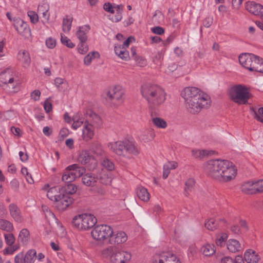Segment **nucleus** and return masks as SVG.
<instances>
[{
  "instance_id": "obj_1",
  "label": "nucleus",
  "mask_w": 263,
  "mask_h": 263,
  "mask_svg": "<svg viewBox=\"0 0 263 263\" xmlns=\"http://www.w3.org/2000/svg\"><path fill=\"white\" fill-rule=\"evenodd\" d=\"M141 93L152 110L162 104L166 99L164 90L157 85L146 83L141 87Z\"/></svg>"
},
{
  "instance_id": "obj_2",
  "label": "nucleus",
  "mask_w": 263,
  "mask_h": 263,
  "mask_svg": "<svg viewBox=\"0 0 263 263\" xmlns=\"http://www.w3.org/2000/svg\"><path fill=\"white\" fill-rule=\"evenodd\" d=\"M108 146L110 151L117 155L128 158H130V155H137L140 153L134 142L128 140L110 142Z\"/></svg>"
},
{
  "instance_id": "obj_3",
  "label": "nucleus",
  "mask_w": 263,
  "mask_h": 263,
  "mask_svg": "<svg viewBox=\"0 0 263 263\" xmlns=\"http://www.w3.org/2000/svg\"><path fill=\"white\" fill-rule=\"evenodd\" d=\"M226 160L213 159L204 165L205 173L209 177L219 180L222 177V171L224 169Z\"/></svg>"
},
{
  "instance_id": "obj_4",
  "label": "nucleus",
  "mask_w": 263,
  "mask_h": 263,
  "mask_svg": "<svg viewBox=\"0 0 263 263\" xmlns=\"http://www.w3.org/2000/svg\"><path fill=\"white\" fill-rule=\"evenodd\" d=\"M103 254L106 257H109L112 263H125L131 259L132 256L129 252L119 250L112 246L104 250Z\"/></svg>"
},
{
  "instance_id": "obj_5",
  "label": "nucleus",
  "mask_w": 263,
  "mask_h": 263,
  "mask_svg": "<svg viewBox=\"0 0 263 263\" xmlns=\"http://www.w3.org/2000/svg\"><path fill=\"white\" fill-rule=\"evenodd\" d=\"M229 96L234 102L239 104H246L250 97V94L246 86L239 84L230 88Z\"/></svg>"
},
{
  "instance_id": "obj_6",
  "label": "nucleus",
  "mask_w": 263,
  "mask_h": 263,
  "mask_svg": "<svg viewBox=\"0 0 263 263\" xmlns=\"http://www.w3.org/2000/svg\"><path fill=\"white\" fill-rule=\"evenodd\" d=\"M85 172V169L84 167L80 166L77 164H73L66 168L62 179L66 183H71L77 178L82 176Z\"/></svg>"
},
{
  "instance_id": "obj_7",
  "label": "nucleus",
  "mask_w": 263,
  "mask_h": 263,
  "mask_svg": "<svg viewBox=\"0 0 263 263\" xmlns=\"http://www.w3.org/2000/svg\"><path fill=\"white\" fill-rule=\"evenodd\" d=\"M92 238L98 241H102L109 238L113 234L112 228L107 224H100L96 226L91 231Z\"/></svg>"
},
{
  "instance_id": "obj_8",
  "label": "nucleus",
  "mask_w": 263,
  "mask_h": 263,
  "mask_svg": "<svg viewBox=\"0 0 263 263\" xmlns=\"http://www.w3.org/2000/svg\"><path fill=\"white\" fill-rule=\"evenodd\" d=\"M208 96L201 97L199 100H187L185 101L187 108L190 112L195 114L199 112L203 107H208Z\"/></svg>"
},
{
  "instance_id": "obj_9",
  "label": "nucleus",
  "mask_w": 263,
  "mask_h": 263,
  "mask_svg": "<svg viewBox=\"0 0 263 263\" xmlns=\"http://www.w3.org/2000/svg\"><path fill=\"white\" fill-rule=\"evenodd\" d=\"M124 91L120 86H116L109 90L107 93L106 99L111 101L116 106L121 104L123 102Z\"/></svg>"
},
{
  "instance_id": "obj_10",
  "label": "nucleus",
  "mask_w": 263,
  "mask_h": 263,
  "mask_svg": "<svg viewBox=\"0 0 263 263\" xmlns=\"http://www.w3.org/2000/svg\"><path fill=\"white\" fill-rule=\"evenodd\" d=\"M181 95L185 101L190 99L199 100L201 99V97L208 96L198 88L194 87H186Z\"/></svg>"
},
{
  "instance_id": "obj_11",
  "label": "nucleus",
  "mask_w": 263,
  "mask_h": 263,
  "mask_svg": "<svg viewBox=\"0 0 263 263\" xmlns=\"http://www.w3.org/2000/svg\"><path fill=\"white\" fill-rule=\"evenodd\" d=\"M14 26L17 32L25 37H28L31 35V31L28 25L19 17L13 20Z\"/></svg>"
},
{
  "instance_id": "obj_12",
  "label": "nucleus",
  "mask_w": 263,
  "mask_h": 263,
  "mask_svg": "<svg viewBox=\"0 0 263 263\" xmlns=\"http://www.w3.org/2000/svg\"><path fill=\"white\" fill-rule=\"evenodd\" d=\"M224 168L222 171V177L219 179L220 181H228L231 180L236 174V171L232 167V163L227 160L225 162Z\"/></svg>"
},
{
  "instance_id": "obj_13",
  "label": "nucleus",
  "mask_w": 263,
  "mask_h": 263,
  "mask_svg": "<svg viewBox=\"0 0 263 263\" xmlns=\"http://www.w3.org/2000/svg\"><path fill=\"white\" fill-rule=\"evenodd\" d=\"M153 263H181V262L174 254L166 252L157 256Z\"/></svg>"
},
{
  "instance_id": "obj_14",
  "label": "nucleus",
  "mask_w": 263,
  "mask_h": 263,
  "mask_svg": "<svg viewBox=\"0 0 263 263\" xmlns=\"http://www.w3.org/2000/svg\"><path fill=\"white\" fill-rule=\"evenodd\" d=\"M85 117V122L88 124L91 123L93 125V127H98L102 125V122L100 117L92 110H87L86 111Z\"/></svg>"
},
{
  "instance_id": "obj_15",
  "label": "nucleus",
  "mask_w": 263,
  "mask_h": 263,
  "mask_svg": "<svg viewBox=\"0 0 263 263\" xmlns=\"http://www.w3.org/2000/svg\"><path fill=\"white\" fill-rule=\"evenodd\" d=\"M82 230H87L92 228L97 222V219L91 214H82Z\"/></svg>"
},
{
  "instance_id": "obj_16",
  "label": "nucleus",
  "mask_w": 263,
  "mask_h": 263,
  "mask_svg": "<svg viewBox=\"0 0 263 263\" xmlns=\"http://www.w3.org/2000/svg\"><path fill=\"white\" fill-rule=\"evenodd\" d=\"M246 9L255 15L260 16L263 18V6L254 2H247L246 4Z\"/></svg>"
},
{
  "instance_id": "obj_17",
  "label": "nucleus",
  "mask_w": 263,
  "mask_h": 263,
  "mask_svg": "<svg viewBox=\"0 0 263 263\" xmlns=\"http://www.w3.org/2000/svg\"><path fill=\"white\" fill-rule=\"evenodd\" d=\"M73 198L66 194H63L58 201L56 206L59 210H66L73 202Z\"/></svg>"
},
{
  "instance_id": "obj_18",
  "label": "nucleus",
  "mask_w": 263,
  "mask_h": 263,
  "mask_svg": "<svg viewBox=\"0 0 263 263\" xmlns=\"http://www.w3.org/2000/svg\"><path fill=\"white\" fill-rule=\"evenodd\" d=\"M255 55L252 53H243L239 57L240 64L245 68L250 70Z\"/></svg>"
},
{
  "instance_id": "obj_19",
  "label": "nucleus",
  "mask_w": 263,
  "mask_h": 263,
  "mask_svg": "<svg viewBox=\"0 0 263 263\" xmlns=\"http://www.w3.org/2000/svg\"><path fill=\"white\" fill-rule=\"evenodd\" d=\"M62 194L61 186H57L51 187L48 191L47 196L51 201L56 202Z\"/></svg>"
},
{
  "instance_id": "obj_20",
  "label": "nucleus",
  "mask_w": 263,
  "mask_h": 263,
  "mask_svg": "<svg viewBox=\"0 0 263 263\" xmlns=\"http://www.w3.org/2000/svg\"><path fill=\"white\" fill-rule=\"evenodd\" d=\"M94 136V127L91 124L85 122L83 129L82 137L83 140L88 141L91 140Z\"/></svg>"
},
{
  "instance_id": "obj_21",
  "label": "nucleus",
  "mask_w": 263,
  "mask_h": 263,
  "mask_svg": "<svg viewBox=\"0 0 263 263\" xmlns=\"http://www.w3.org/2000/svg\"><path fill=\"white\" fill-rule=\"evenodd\" d=\"M127 240V236L123 232H119L116 234L111 235L109 238L110 244H120L125 242Z\"/></svg>"
},
{
  "instance_id": "obj_22",
  "label": "nucleus",
  "mask_w": 263,
  "mask_h": 263,
  "mask_svg": "<svg viewBox=\"0 0 263 263\" xmlns=\"http://www.w3.org/2000/svg\"><path fill=\"white\" fill-rule=\"evenodd\" d=\"M8 208L10 214L14 220L18 222H21L23 221V218L21 215V211L17 205L12 203L9 204Z\"/></svg>"
},
{
  "instance_id": "obj_23",
  "label": "nucleus",
  "mask_w": 263,
  "mask_h": 263,
  "mask_svg": "<svg viewBox=\"0 0 263 263\" xmlns=\"http://www.w3.org/2000/svg\"><path fill=\"white\" fill-rule=\"evenodd\" d=\"M83 183L87 186H93L97 182V176L92 173H87L81 176Z\"/></svg>"
},
{
  "instance_id": "obj_24",
  "label": "nucleus",
  "mask_w": 263,
  "mask_h": 263,
  "mask_svg": "<svg viewBox=\"0 0 263 263\" xmlns=\"http://www.w3.org/2000/svg\"><path fill=\"white\" fill-rule=\"evenodd\" d=\"M255 186V181H249L241 185V190L248 194H254Z\"/></svg>"
},
{
  "instance_id": "obj_25",
  "label": "nucleus",
  "mask_w": 263,
  "mask_h": 263,
  "mask_svg": "<svg viewBox=\"0 0 263 263\" xmlns=\"http://www.w3.org/2000/svg\"><path fill=\"white\" fill-rule=\"evenodd\" d=\"M90 30L89 25H84L79 27L77 31L76 35L80 41H86L87 37L86 34Z\"/></svg>"
},
{
  "instance_id": "obj_26",
  "label": "nucleus",
  "mask_w": 263,
  "mask_h": 263,
  "mask_svg": "<svg viewBox=\"0 0 263 263\" xmlns=\"http://www.w3.org/2000/svg\"><path fill=\"white\" fill-rule=\"evenodd\" d=\"M244 258L247 263H257L259 261L258 255L255 252L251 250L247 251L244 254Z\"/></svg>"
},
{
  "instance_id": "obj_27",
  "label": "nucleus",
  "mask_w": 263,
  "mask_h": 263,
  "mask_svg": "<svg viewBox=\"0 0 263 263\" xmlns=\"http://www.w3.org/2000/svg\"><path fill=\"white\" fill-rule=\"evenodd\" d=\"M93 157L87 151H82L79 154L78 161L82 164L85 165L89 163Z\"/></svg>"
},
{
  "instance_id": "obj_28",
  "label": "nucleus",
  "mask_w": 263,
  "mask_h": 263,
  "mask_svg": "<svg viewBox=\"0 0 263 263\" xmlns=\"http://www.w3.org/2000/svg\"><path fill=\"white\" fill-rule=\"evenodd\" d=\"M177 166V163L175 161L168 162L165 164L163 165V178L166 179L170 173V170L176 168Z\"/></svg>"
},
{
  "instance_id": "obj_29",
  "label": "nucleus",
  "mask_w": 263,
  "mask_h": 263,
  "mask_svg": "<svg viewBox=\"0 0 263 263\" xmlns=\"http://www.w3.org/2000/svg\"><path fill=\"white\" fill-rule=\"evenodd\" d=\"M251 115L257 121L263 123V107H260L258 109L252 107L250 108Z\"/></svg>"
},
{
  "instance_id": "obj_30",
  "label": "nucleus",
  "mask_w": 263,
  "mask_h": 263,
  "mask_svg": "<svg viewBox=\"0 0 263 263\" xmlns=\"http://www.w3.org/2000/svg\"><path fill=\"white\" fill-rule=\"evenodd\" d=\"M228 249L232 253H236L240 250L239 242L236 239H230L227 244Z\"/></svg>"
},
{
  "instance_id": "obj_31",
  "label": "nucleus",
  "mask_w": 263,
  "mask_h": 263,
  "mask_svg": "<svg viewBox=\"0 0 263 263\" xmlns=\"http://www.w3.org/2000/svg\"><path fill=\"white\" fill-rule=\"evenodd\" d=\"M96 175L97 176V182L101 184L107 185L110 184L112 181L111 176L104 172Z\"/></svg>"
},
{
  "instance_id": "obj_32",
  "label": "nucleus",
  "mask_w": 263,
  "mask_h": 263,
  "mask_svg": "<svg viewBox=\"0 0 263 263\" xmlns=\"http://www.w3.org/2000/svg\"><path fill=\"white\" fill-rule=\"evenodd\" d=\"M138 197L142 201H147L149 199V194L147 189L144 187H139L137 190Z\"/></svg>"
},
{
  "instance_id": "obj_33",
  "label": "nucleus",
  "mask_w": 263,
  "mask_h": 263,
  "mask_svg": "<svg viewBox=\"0 0 263 263\" xmlns=\"http://www.w3.org/2000/svg\"><path fill=\"white\" fill-rule=\"evenodd\" d=\"M63 194H66L68 196L74 194L77 190L76 185L72 183H68L64 186H61Z\"/></svg>"
},
{
  "instance_id": "obj_34",
  "label": "nucleus",
  "mask_w": 263,
  "mask_h": 263,
  "mask_svg": "<svg viewBox=\"0 0 263 263\" xmlns=\"http://www.w3.org/2000/svg\"><path fill=\"white\" fill-rule=\"evenodd\" d=\"M90 150L97 156H103L105 154L101 145L97 142H93L91 144Z\"/></svg>"
},
{
  "instance_id": "obj_35",
  "label": "nucleus",
  "mask_w": 263,
  "mask_h": 263,
  "mask_svg": "<svg viewBox=\"0 0 263 263\" xmlns=\"http://www.w3.org/2000/svg\"><path fill=\"white\" fill-rule=\"evenodd\" d=\"M18 56L19 60L25 64V66L29 65L31 60L28 52L25 50L20 51Z\"/></svg>"
},
{
  "instance_id": "obj_36",
  "label": "nucleus",
  "mask_w": 263,
  "mask_h": 263,
  "mask_svg": "<svg viewBox=\"0 0 263 263\" xmlns=\"http://www.w3.org/2000/svg\"><path fill=\"white\" fill-rule=\"evenodd\" d=\"M30 237L29 231L27 229H23L20 232L18 241L23 243H26Z\"/></svg>"
},
{
  "instance_id": "obj_37",
  "label": "nucleus",
  "mask_w": 263,
  "mask_h": 263,
  "mask_svg": "<svg viewBox=\"0 0 263 263\" xmlns=\"http://www.w3.org/2000/svg\"><path fill=\"white\" fill-rule=\"evenodd\" d=\"M36 251L34 249H31L28 251L26 255L24 256V263H33L34 261V258L36 257Z\"/></svg>"
},
{
  "instance_id": "obj_38",
  "label": "nucleus",
  "mask_w": 263,
  "mask_h": 263,
  "mask_svg": "<svg viewBox=\"0 0 263 263\" xmlns=\"http://www.w3.org/2000/svg\"><path fill=\"white\" fill-rule=\"evenodd\" d=\"M201 250L203 254L206 256L212 255L215 252V246L210 244H206L203 246Z\"/></svg>"
},
{
  "instance_id": "obj_39",
  "label": "nucleus",
  "mask_w": 263,
  "mask_h": 263,
  "mask_svg": "<svg viewBox=\"0 0 263 263\" xmlns=\"http://www.w3.org/2000/svg\"><path fill=\"white\" fill-rule=\"evenodd\" d=\"M0 229L7 232H11L13 230V227L12 223L10 221L0 219Z\"/></svg>"
},
{
  "instance_id": "obj_40",
  "label": "nucleus",
  "mask_w": 263,
  "mask_h": 263,
  "mask_svg": "<svg viewBox=\"0 0 263 263\" xmlns=\"http://www.w3.org/2000/svg\"><path fill=\"white\" fill-rule=\"evenodd\" d=\"M101 164L103 167L109 171H112L115 169V164L114 162L107 157L103 158L101 161Z\"/></svg>"
},
{
  "instance_id": "obj_41",
  "label": "nucleus",
  "mask_w": 263,
  "mask_h": 263,
  "mask_svg": "<svg viewBox=\"0 0 263 263\" xmlns=\"http://www.w3.org/2000/svg\"><path fill=\"white\" fill-rule=\"evenodd\" d=\"M195 180L193 178L189 179L185 183L184 194L186 196L189 195L190 192L192 191L195 185Z\"/></svg>"
},
{
  "instance_id": "obj_42",
  "label": "nucleus",
  "mask_w": 263,
  "mask_h": 263,
  "mask_svg": "<svg viewBox=\"0 0 263 263\" xmlns=\"http://www.w3.org/2000/svg\"><path fill=\"white\" fill-rule=\"evenodd\" d=\"M100 54L97 51H92L86 55L84 59V63L86 65L90 64L92 59L95 58H99Z\"/></svg>"
},
{
  "instance_id": "obj_43",
  "label": "nucleus",
  "mask_w": 263,
  "mask_h": 263,
  "mask_svg": "<svg viewBox=\"0 0 263 263\" xmlns=\"http://www.w3.org/2000/svg\"><path fill=\"white\" fill-rule=\"evenodd\" d=\"M261 59L259 57L255 55V58L253 59L250 71L258 72L260 68L259 65L261 64Z\"/></svg>"
},
{
  "instance_id": "obj_44",
  "label": "nucleus",
  "mask_w": 263,
  "mask_h": 263,
  "mask_svg": "<svg viewBox=\"0 0 263 263\" xmlns=\"http://www.w3.org/2000/svg\"><path fill=\"white\" fill-rule=\"evenodd\" d=\"M152 122L158 128H164L167 126L166 122L163 119L159 117L153 118Z\"/></svg>"
},
{
  "instance_id": "obj_45",
  "label": "nucleus",
  "mask_w": 263,
  "mask_h": 263,
  "mask_svg": "<svg viewBox=\"0 0 263 263\" xmlns=\"http://www.w3.org/2000/svg\"><path fill=\"white\" fill-rule=\"evenodd\" d=\"M205 227L209 230L213 231L218 227V222L213 218H211L205 222Z\"/></svg>"
},
{
  "instance_id": "obj_46",
  "label": "nucleus",
  "mask_w": 263,
  "mask_h": 263,
  "mask_svg": "<svg viewBox=\"0 0 263 263\" xmlns=\"http://www.w3.org/2000/svg\"><path fill=\"white\" fill-rule=\"evenodd\" d=\"M72 18H64L63 20V31L65 32H69L71 29Z\"/></svg>"
},
{
  "instance_id": "obj_47",
  "label": "nucleus",
  "mask_w": 263,
  "mask_h": 263,
  "mask_svg": "<svg viewBox=\"0 0 263 263\" xmlns=\"http://www.w3.org/2000/svg\"><path fill=\"white\" fill-rule=\"evenodd\" d=\"M82 218H81V214L77 215L73 218L72 224L74 228L79 230H82Z\"/></svg>"
},
{
  "instance_id": "obj_48",
  "label": "nucleus",
  "mask_w": 263,
  "mask_h": 263,
  "mask_svg": "<svg viewBox=\"0 0 263 263\" xmlns=\"http://www.w3.org/2000/svg\"><path fill=\"white\" fill-rule=\"evenodd\" d=\"M78 52L81 54H85L88 50V46L86 43V41H80L78 45Z\"/></svg>"
},
{
  "instance_id": "obj_49",
  "label": "nucleus",
  "mask_w": 263,
  "mask_h": 263,
  "mask_svg": "<svg viewBox=\"0 0 263 263\" xmlns=\"http://www.w3.org/2000/svg\"><path fill=\"white\" fill-rule=\"evenodd\" d=\"M61 41L62 43L69 48H73L75 45L67 36L61 34Z\"/></svg>"
},
{
  "instance_id": "obj_50",
  "label": "nucleus",
  "mask_w": 263,
  "mask_h": 263,
  "mask_svg": "<svg viewBox=\"0 0 263 263\" xmlns=\"http://www.w3.org/2000/svg\"><path fill=\"white\" fill-rule=\"evenodd\" d=\"M48 9L49 8L46 9L45 7L43 5H39L37 10L39 13L42 12V16L46 21L49 20L50 16L49 13H48Z\"/></svg>"
},
{
  "instance_id": "obj_51",
  "label": "nucleus",
  "mask_w": 263,
  "mask_h": 263,
  "mask_svg": "<svg viewBox=\"0 0 263 263\" xmlns=\"http://www.w3.org/2000/svg\"><path fill=\"white\" fill-rule=\"evenodd\" d=\"M4 237L6 243L10 246H12L15 240L14 235L12 233H9L5 234Z\"/></svg>"
},
{
  "instance_id": "obj_52",
  "label": "nucleus",
  "mask_w": 263,
  "mask_h": 263,
  "mask_svg": "<svg viewBox=\"0 0 263 263\" xmlns=\"http://www.w3.org/2000/svg\"><path fill=\"white\" fill-rule=\"evenodd\" d=\"M28 15L30 17V21L32 24H36L39 21V17L37 14L33 11L28 12Z\"/></svg>"
},
{
  "instance_id": "obj_53",
  "label": "nucleus",
  "mask_w": 263,
  "mask_h": 263,
  "mask_svg": "<svg viewBox=\"0 0 263 263\" xmlns=\"http://www.w3.org/2000/svg\"><path fill=\"white\" fill-rule=\"evenodd\" d=\"M255 193L263 192V180L255 181Z\"/></svg>"
},
{
  "instance_id": "obj_54",
  "label": "nucleus",
  "mask_w": 263,
  "mask_h": 263,
  "mask_svg": "<svg viewBox=\"0 0 263 263\" xmlns=\"http://www.w3.org/2000/svg\"><path fill=\"white\" fill-rule=\"evenodd\" d=\"M205 150H192V155L196 158H201L205 156Z\"/></svg>"
},
{
  "instance_id": "obj_55",
  "label": "nucleus",
  "mask_w": 263,
  "mask_h": 263,
  "mask_svg": "<svg viewBox=\"0 0 263 263\" xmlns=\"http://www.w3.org/2000/svg\"><path fill=\"white\" fill-rule=\"evenodd\" d=\"M228 235L226 233H222L221 236L218 238L216 240V243L217 246H222L227 239Z\"/></svg>"
},
{
  "instance_id": "obj_56",
  "label": "nucleus",
  "mask_w": 263,
  "mask_h": 263,
  "mask_svg": "<svg viewBox=\"0 0 263 263\" xmlns=\"http://www.w3.org/2000/svg\"><path fill=\"white\" fill-rule=\"evenodd\" d=\"M103 9L104 10L107 12L111 13H114L115 10H114V7L110 3H105L103 5Z\"/></svg>"
},
{
  "instance_id": "obj_57",
  "label": "nucleus",
  "mask_w": 263,
  "mask_h": 263,
  "mask_svg": "<svg viewBox=\"0 0 263 263\" xmlns=\"http://www.w3.org/2000/svg\"><path fill=\"white\" fill-rule=\"evenodd\" d=\"M151 31L153 33L158 35H161L164 32V29L160 26H156L152 28Z\"/></svg>"
},
{
  "instance_id": "obj_58",
  "label": "nucleus",
  "mask_w": 263,
  "mask_h": 263,
  "mask_svg": "<svg viewBox=\"0 0 263 263\" xmlns=\"http://www.w3.org/2000/svg\"><path fill=\"white\" fill-rule=\"evenodd\" d=\"M55 40L52 38L49 37L46 40V44L49 48H53L55 46Z\"/></svg>"
},
{
  "instance_id": "obj_59",
  "label": "nucleus",
  "mask_w": 263,
  "mask_h": 263,
  "mask_svg": "<svg viewBox=\"0 0 263 263\" xmlns=\"http://www.w3.org/2000/svg\"><path fill=\"white\" fill-rule=\"evenodd\" d=\"M24 255L23 253H20L17 254L14 257L15 263H24Z\"/></svg>"
},
{
  "instance_id": "obj_60",
  "label": "nucleus",
  "mask_w": 263,
  "mask_h": 263,
  "mask_svg": "<svg viewBox=\"0 0 263 263\" xmlns=\"http://www.w3.org/2000/svg\"><path fill=\"white\" fill-rule=\"evenodd\" d=\"M213 23V17H206L203 20V24L204 27L206 28L210 27Z\"/></svg>"
},
{
  "instance_id": "obj_61",
  "label": "nucleus",
  "mask_w": 263,
  "mask_h": 263,
  "mask_svg": "<svg viewBox=\"0 0 263 263\" xmlns=\"http://www.w3.org/2000/svg\"><path fill=\"white\" fill-rule=\"evenodd\" d=\"M121 59L127 61L129 59V52L126 50V48H124L122 51V53L119 56Z\"/></svg>"
},
{
  "instance_id": "obj_62",
  "label": "nucleus",
  "mask_w": 263,
  "mask_h": 263,
  "mask_svg": "<svg viewBox=\"0 0 263 263\" xmlns=\"http://www.w3.org/2000/svg\"><path fill=\"white\" fill-rule=\"evenodd\" d=\"M41 92L39 90H35L31 93V97L34 101H37L40 99Z\"/></svg>"
},
{
  "instance_id": "obj_63",
  "label": "nucleus",
  "mask_w": 263,
  "mask_h": 263,
  "mask_svg": "<svg viewBox=\"0 0 263 263\" xmlns=\"http://www.w3.org/2000/svg\"><path fill=\"white\" fill-rule=\"evenodd\" d=\"M124 47L122 46L121 45H115L114 50L115 53L119 57L120 54L122 53V51L124 50Z\"/></svg>"
},
{
  "instance_id": "obj_64",
  "label": "nucleus",
  "mask_w": 263,
  "mask_h": 263,
  "mask_svg": "<svg viewBox=\"0 0 263 263\" xmlns=\"http://www.w3.org/2000/svg\"><path fill=\"white\" fill-rule=\"evenodd\" d=\"M44 108L46 112H49L52 108V104L47 100L44 102Z\"/></svg>"
}]
</instances>
